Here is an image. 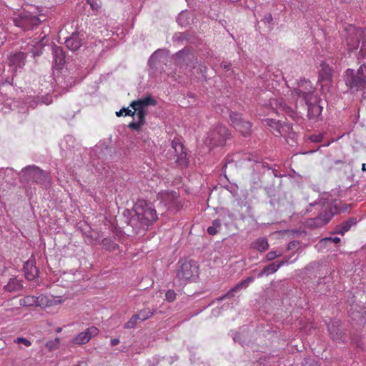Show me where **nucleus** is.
Segmentation results:
<instances>
[{
    "label": "nucleus",
    "instance_id": "1",
    "mask_svg": "<svg viewBox=\"0 0 366 366\" xmlns=\"http://www.w3.org/2000/svg\"><path fill=\"white\" fill-rule=\"evenodd\" d=\"M134 211L142 227H148L157 219V211L153 204L147 200L139 199L134 204Z\"/></svg>",
    "mask_w": 366,
    "mask_h": 366
},
{
    "label": "nucleus",
    "instance_id": "2",
    "mask_svg": "<svg viewBox=\"0 0 366 366\" xmlns=\"http://www.w3.org/2000/svg\"><path fill=\"white\" fill-rule=\"evenodd\" d=\"M42 20L29 11L23 10L13 17L14 25L23 31L36 30Z\"/></svg>",
    "mask_w": 366,
    "mask_h": 366
},
{
    "label": "nucleus",
    "instance_id": "3",
    "mask_svg": "<svg viewBox=\"0 0 366 366\" xmlns=\"http://www.w3.org/2000/svg\"><path fill=\"white\" fill-rule=\"evenodd\" d=\"M346 85L350 89L362 90L366 88V64L360 66L357 72L354 69H348L345 74Z\"/></svg>",
    "mask_w": 366,
    "mask_h": 366
},
{
    "label": "nucleus",
    "instance_id": "4",
    "mask_svg": "<svg viewBox=\"0 0 366 366\" xmlns=\"http://www.w3.org/2000/svg\"><path fill=\"white\" fill-rule=\"evenodd\" d=\"M230 133L227 128L222 124L213 126L207 134L204 143L208 147H216L223 145L226 140L229 138Z\"/></svg>",
    "mask_w": 366,
    "mask_h": 366
},
{
    "label": "nucleus",
    "instance_id": "5",
    "mask_svg": "<svg viewBox=\"0 0 366 366\" xmlns=\"http://www.w3.org/2000/svg\"><path fill=\"white\" fill-rule=\"evenodd\" d=\"M21 178L25 182H35L45 187L49 184L48 174L34 165H30L21 171Z\"/></svg>",
    "mask_w": 366,
    "mask_h": 366
},
{
    "label": "nucleus",
    "instance_id": "6",
    "mask_svg": "<svg viewBox=\"0 0 366 366\" xmlns=\"http://www.w3.org/2000/svg\"><path fill=\"white\" fill-rule=\"evenodd\" d=\"M177 277L182 280H194L199 276V266L192 260H180Z\"/></svg>",
    "mask_w": 366,
    "mask_h": 366
},
{
    "label": "nucleus",
    "instance_id": "7",
    "mask_svg": "<svg viewBox=\"0 0 366 366\" xmlns=\"http://www.w3.org/2000/svg\"><path fill=\"white\" fill-rule=\"evenodd\" d=\"M321 204L322 207H324L325 209L321 212L319 217L312 219L309 223L310 225L314 227H322L325 224L328 223L331 219L332 216L334 215V209L330 205V203L326 199H321L318 202H315L313 203H310V207L316 206Z\"/></svg>",
    "mask_w": 366,
    "mask_h": 366
},
{
    "label": "nucleus",
    "instance_id": "8",
    "mask_svg": "<svg viewBox=\"0 0 366 366\" xmlns=\"http://www.w3.org/2000/svg\"><path fill=\"white\" fill-rule=\"evenodd\" d=\"M62 302V300L60 299V297H59V299L57 300H49V298L46 296H44V295H40L39 297H35V296H31V295H29V296H26L24 297L23 299H21L20 300V305H22V306H26V307H32V306H36V307H49L51 305H53V303H61Z\"/></svg>",
    "mask_w": 366,
    "mask_h": 366
},
{
    "label": "nucleus",
    "instance_id": "9",
    "mask_svg": "<svg viewBox=\"0 0 366 366\" xmlns=\"http://www.w3.org/2000/svg\"><path fill=\"white\" fill-rule=\"evenodd\" d=\"M294 94L303 101L310 99L311 97H317L314 94V88L309 80H301L297 88L294 89Z\"/></svg>",
    "mask_w": 366,
    "mask_h": 366
},
{
    "label": "nucleus",
    "instance_id": "10",
    "mask_svg": "<svg viewBox=\"0 0 366 366\" xmlns=\"http://www.w3.org/2000/svg\"><path fill=\"white\" fill-rule=\"evenodd\" d=\"M155 104V99L150 96L134 101L130 105L133 109L132 114L138 113L140 117L142 118L143 116L146 115V107L149 105H154Z\"/></svg>",
    "mask_w": 366,
    "mask_h": 366
},
{
    "label": "nucleus",
    "instance_id": "11",
    "mask_svg": "<svg viewBox=\"0 0 366 366\" xmlns=\"http://www.w3.org/2000/svg\"><path fill=\"white\" fill-rule=\"evenodd\" d=\"M229 117L232 124L236 130L244 136H246L249 133L252 127L249 122L243 120L241 116L236 113H231Z\"/></svg>",
    "mask_w": 366,
    "mask_h": 366
},
{
    "label": "nucleus",
    "instance_id": "12",
    "mask_svg": "<svg viewBox=\"0 0 366 366\" xmlns=\"http://www.w3.org/2000/svg\"><path fill=\"white\" fill-rule=\"evenodd\" d=\"M307 107V116L310 119L318 117L322 111V107L320 104V100L317 97H311L304 101Z\"/></svg>",
    "mask_w": 366,
    "mask_h": 366
},
{
    "label": "nucleus",
    "instance_id": "13",
    "mask_svg": "<svg viewBox=\"0 0 366 366\" xmlns=\"http://www.w3.org/2000/svg\"><path fill=\"white\" fill-rule=\"evenodd\" d=\"M319 73V81L321 84L322 89H324V87L325 86L327 88V91H329L332 74V67L328 64L322 62L320 64V69Z\"/></svg>",
    "mask_w": 366,
    "mask_h": 366
},
{
    "label": "nucleus",
    "instance_id": "14",
    "mask_svg": "<svg viewBox=\"0 0 366 366\" xmlns=\"http://www.w3.org/2000/svg\"><path fill=\"white\" fill-rule=\"evenodd\" d=\"M26 56L24 52L19 51L11 54L9 56V66L13 72H17L23 68L25 64Z\"/></svg>",
    "mask_w": 366,
    "mask_h": 366
},
{
    "label": "nucleus",
    "instance_id": "15",
    "mask_svg": "<svg viewBox=\"0 0 366 366\" xmlns=\"http://www.w3.org/2000/svg\"><path fill=\"white\" fill-rule=\"evenodd\" d=\"M84 39V33L74 32L69 37L66 38L64 43L69 50L75 51L82 46Z\"/></svg>",
    "mask_w": 366,
    "mask_h": 366
},
{
    "label": "nucleus",
    "instance_id": "16",
    "mask_svg": "<svg viewBox=\"0 0 366 366\" xmlns=\"http://www.w3.org/2000/svg\"><path fill=\"white\" fill-rule=\"evenodd\" d=\"M99 330L95 327H90L84 332L76 335L73 340V343L76 345H83L87 343L92 337L96 336Z\"/></svg>",
    "mask_w": 366,
    "mask_h": 366
},
{
    "label": "nucleus",
    "instance_id": "17",
    "mask_svg": "<svg viewBox=\"0 0 366 366\" xmlns=\"http://www.w3.org/2000/svg\"><path fill=\"white\" fill-rule=\"evenodd\" d=\"M265 123L273 129L275 135L284 136L291 129L290 125L274 119H265Z\"/></svg>",
    "mask_w": 366,
    "mask_h": 366
},
{
    "label": "nucleus",
    "instance_id": "18",
    "mask_svg": "<svg viewBox=\"0 0 366 366\" xmlns=\"http://www.w3.org/2000/svg\"><path fill=\"white\" fill-rule=\"evenodd\" d=\"M23 269L25 277L28 280H33L38 276L39 269L36 266V260L33 257L25 262Z\"/></svg>",
    "mask_w": 366,
    "mask_h": 366
},
{
    "label": "nucleus",
    "instance_id": "19",
    "mask_svg": "<svg viewBox=\"0 0 366 366\" xmlns=\"http://www.w3.org/2000/svg\"><path fill=\"white\" fill-rule=\"evenodd\" d=\"M46 32L45 31H42L40 33L36 32L34 35L29 36V38L32 39V46L36 47L35 51L33 49L31 51L34 56H39L40 54L41 51H39V49H41L44 46H45L46 43L44 42V39H46Z\"/></svg>",
    "mask_w": 366,
    "mask_h": 366
},
{
    "label": "nucleus",
    "instance_id": "20",
    "mask_svg": "<svg viewBox=\"0 0 366 366\" xmlns=\"http://www.w3.org/2000/svg\"><path fill=\"white\" fill-rule=\"evenodd\" d=\"M254 278L253 277H249L244 280H242L239 283H237L234 287L231 288L225 295L221 296L218 300H223L226 298L232 297L234 295L235 292L240 291L242 289L247 288L250 283L254 281Z\"/></svg>",
    "mask_w": 366,
    "mask_h": 366
},
{
    "label": "nucleus",
    "instance_id": "21",
    "mask_svg": "<svg viewBox=\"0 0 366 366\" xmlns=\"http://www.w3.org/2000/svg\"><path fill=\"white\" fill-rule=\"evenodd\" d=\"M289 260H281L280 262H272L265 266L263 269L259 272L257 277H262L264 275H269L276 272L282 266L289 264Z\"/></svg>",
    "mask_w": 366,
    "mask_h": 366
},
{
    "label": "nucleus",
    "instance_id": "22",
    "mask_svg": "<svg viewBox=\"0 0 366 366\" xmlns=\"http://www.w3.org/2000/svg\"><path fill=\"white\" fill-rule=\"evenodd\" d=\"M52 54L56 66H57L58 69H61V66L65 63L66 58L63 49L57 46H52Z\"/></svg>",
    "mask_w": 366,
    "mask_h": 366
},
{
    "label": "nucleus",
    "instance_id": "23",
    "mask_svg": "<svg viewBox=\"0 0 366 366\" xmlns=\"http://www.w3.org/2000/svg\"><path fill=\"white\" fill-rule=\"evenodd\" d=\"M177 197V192L174 191H165L159 192L157 195L158 199L164 203L165 206H169Z\"/></svg>",
    "mask_w": 366,
    "mask_h": 366
},
{
    "label": "nucleus",
    "instance_id": "24",
    "mask_svg": "<svg viewBox=\"0 0 366 366\" xmlns=\"http://www.w3.org/2000/svg\"><path fill=\"white\" fill-rule=\"evenodd\" d=\"M270 104L272 107H275V109L277 110V113H280V112H290V108L286 104L284 99L282 98L272 99Z\"/></svg>",
    "mask_w": 366,
    "mask_h": 366
},
{
    "label": "nucleus",
    "instance_id": "25",
    "mask_svg": "<svg viewBox=\"0 0 366 366\" xmlns=\"http://www.w3.org/2000/svg\"><path fill=\"white\" fill-rule=\"evenodd\" d=\"M22 288V284L21 280L17 278H11L8 282L7 285L4 286V290L8 292H17L21 290Z\"/></svg>",
    "mask_w": 366,
    "mask_h": 366
},
{
    "label": "nucleus",
    "instance_id": "26",
    "mask_svg": "<svg viewBox=\"0 0 366 366\" xmlns=\"http://www.w3.org/2000/svg\"><path fill=\"white\" fill-rule=\"evenodd\" d=\"M172 148L177 156V161L181 164L185 163L186 153L183 151V145L180 143L172 142Z\"/></svg>",
    "mask_w": 366,
    "mask_h": 366
},
{
    "label": "nucleus",
    "instance_id": "27",
    "mask_svg": "<svg viewBox=\"0 0 366 366\" xmlns=\"http://www.w3.org/2000/svg\"><path fill=\"white\" fill-rule=\"evenodd\" d=\"M328 330L330 332V335L332 340L336 342H340L343 341L342 337V331L337 328L334 323L332 325H328Z\"/></svg>",
    "mask_w": 366,
    "mask_h": 366
},
{
    "label": "nucleus",
    "instance_id": "28",
    "mask_svg": "<svg viewBox=\"0 0 366 366\" xmlns=\"http://www.w3.org/2000/svg\"><path fill=\"white\" fill-rule=\"evenodd\" d=\"M252 247L262 252L268 249L269 244L266 238L260 237L252 243Z\"/></svg>",
    "mask_w": 366,
    "mask_h": 366
},
{
    "label": "nucleus",
    "instance_id": "29",
    "mask_svg": "<svg viewBox=\"0 0 366 366\" xmlns=\"http://www.w3.org/2000/svg\"><path fill=\"white\" fill-rule=\"evenodd\" d=\"M192 16V14L188 11H182L179 13L177 21L179 25L182 26H185L189 24Z\"/></svg>",
    "mask_w": 366,
    "mask_h": 366
},
{
    "label": "nucleus",
    "instance_id": "30",
    "mask_svg": "<svg viewBox=\"0 0 366 366\" xmlns=\"http://www.w3.org/2000/svg\"><path fill=\"white\" fill-rule=\"evenodd\" d=\"M355 223V222L353 219H350L347 221H345L336 227L335 233L340 234L342 235L346 232H347L350 229L351 226Z\"/></svg>",
    "mask_w": 366,
    "mask_h": 366
},
{
    "label": "nucleus",
    "instance_id": "31",
    "mask_svg": "<svg viewBox=\"0 0 366 366\" xmlns=\"http://www.w3.org/2000/svg\"><path fill=\"white\" fill-rule=\"evenodd\" d=\"M135 122H132L129 124V127L135 130H139L144 123L145 116L142 118L140 117L139 114L135 113L134 115H132Z\"/></svg>",
    "mask_w": 366,
    "mask_h": 366
},
{
    "label": "nucleus",
    "instance_id": "32",
    "mask_svg": "<svg viewBox=\"0 0 366 366\" xmlns=\"http://www.w3.org/2000/svg\"><path fill=\"white\" fill-rule=\"evenodd\" d=\"M222 222L219 219H215L212 221V225L207 228V232L210 235L217 234L221 228Z\"/></svg>",
    "mask_w": 366,
    "mask_h": 366
},
{
    "label": "nucleus",
    "instance_id": "33",
    "mask_svg": "<svg viewBox=\"0 0 366 366\" xmlns=\"http://www.w3.org/2000/svg\"><path fill=\"white\" fill-rule=\"evenodd\" d=\"M155 310H152L149 308H144L139 311L137 315L139 317V320L141 321L146 320L151 317L154 313Z\"/></svg>",
    "mask_w": 366,
    "mask_h": 366
},
{
    "label": "nucleus",
    "instance_id": "34",
    "mask_svg": "<svg viewBox=\"0 0 366 366\" xmlns=\"http://www.w3.org/2000/svg\"><path fill=\"white\" fill-rule=\"evenodd\" d=\"M139 320V317L137 314L132 315L131 318L127 321V322L124 325V328L127 329H132L134 328L137 324Z\"/></svg>",
    "mask_w": 366,
    "mask_h": 366
},
{
    "label": "nucleus",
    "instance_id": "35",
    "mask_svg": "<svg viewBox=\"0 0 366 366\" xmlns=\"http://www.w3.org/2000/svg\"><path fill=\"white\" fill-rule=\"evenodd\" d=\"M102 244L109 250H114L117 248V244L113 242L110 239L104 238Z\"/></svg>",
    "mask_w": 366,
    "mask_h": 366
},
{
    "label": "nucleus",
    "instance_id": "36",
    "mask_svg": "<svg viewBox=\"0 0 366 366\" xmlns=\"http://www.w3.org/2000/svg\"><path fill=\"white\" fill-rule=\"evenodd\" d=\"M52 102H53L52 97L47 94L46 97H44V96H42L41 97H38L36 98V99L35 100V104H36L39 102H41L43 104L49 105V104H51Z\"/></svg>",
    "mask_w": 366,
    "mask_h": 366
},
{
    "label": "nucleus",
    "instance_id": "37",
    "mask_svg": "<svg viewBox=\"0 0 366 366\" xmlns=\"http://www.w3.org/2000/svg\"><path fill=\"white\" fill-rule=\"evenodd\" d=\"M220 216L222 217L223 221L224 222V224L227 225L229 224V222H227L226 219L228 218L229 219H232L234 217V214L230 212L228 209H222Z\"/></svg>",
    "mask_w": 366,
    "mask_h": 366
},
{
    "label": "nucleus",
    "instance_id": "38",
    "mask_svg": "<svg viewBox=\"0 0 366 366\" xmlns=\"http://www.w3.org/2000/svg\"><path fill=\"white\" fill-rule=\"evenodd\" d=\"M282 255V252L280 251H270L266 254L267 261H272L276 257H281Z\"/></svg>",
    "mask_w": 366,
    "mask_h": 366
},
{
    "label": "nucleus",
    "instance_id": "39",
    "mask_svg": "<svg viewBox=\"0 0 366 366\" xmlns=\"http://www.w3.org/2000/svg\"><path fill=\"white\" fill-rule=\"evenodd\" d=\"M87 3L90 5L91 9L95 11H98L101 7L99 0H87Z\"/></svg>",
    "mask_w": 366,
    "mask_h": 366
},
{
    "label": "nucleus",
    "instance_id": "40",
    "mask_svg": "<svg viewBox=\"0 0 366 366\" xmlns=\"http://www.w3.org/2000/svg\"><path fill=\"white\" fill-rule=\"evenodd\" d=\"M347 46L350 51L355 50L359 46V39L357 38L355 41H350L349 39L347 40Z\"/></svg>",
    "mask_w": 366,
    "mask_h": 366
},
{
    "label": "nucleus",
    "instance_id": "41",
    "mask_svg": "<svg viewBox=\"0 0 366 366\" xmlns=\"http://www.w3.org/2000/svg\"><path fill=\"white\" fill-rule=\"evenodd\" d=\"M132 112H133V110L129 109V108H127V109L123 108V109H120L119 112H117L116 114L118 117L123 116V115L131 116V115H133Z\"/></svg>",
    "mask_w": 366,
    "mask_h": 366
},
{
    "label": "nucleus",
    "instance_id": "42",
    "mask_svg": "<svg viewBox=\"0 0 366 366\" xmlns=\"http://www.w3.org/2000/svg\"><path fill=\"white\" fill-rule=\"evenodd\" d=\"M323 134H314L310 137V139L312 142H320L322 140Z\"/></svg>",
    "mask_w": 366,
    "mask_h": 366
},
{
    "label": "nucleus",
    "instance_id": "43",
    "mask_svg": "<svg viewBox=\"0 0 366 366\" xmlns=\"http://www.w3.org/2000/svg\"><path fill=\"white\" fill-rule=\"evenodd\" d=\"M330 243H332V237H325V238H322L319 242V243L317 244V247L319 246V247H322L325 246Z\"/></svg>",
    "mask_w": 366,
    "mask_h": 366
},
{
    "label": "nucleus",
    "instance_id": "44",
    "mask_svg": "<svg viewBox=\"0 0 366 366\" xmlns=\"http://www.w3.org/2000/svg\"><path fill=\"white\" fill-rule=\"evenodd\" d=\"M166 300L169 302H173L176 299V293L174 290H169L166 292Z\"/></svg>",
    "mask_w": 366,
    "mask_h": 366
},
{
    "label": "nucleus",
    "instance_id": "45",
    "mask_svg": "<svg viewBox=\"0 0 366 366\" xmlns=\"http://www.w3.org/2000/svg\"><path fill=\"white\" fill-rule=\"evenodd\" d=\"M163 51L162 50H157L156 51H154L149 59V64L154 63L155 60L158 58L159 55Z\"/></svg>",
    "mask_w": 366,
    "mask_h": 366
},
{
    "label": "nucleus",
    "instance_id": "46",
    "mask_svg": "<svg viewBox=\"0 0 366 366\" xmlns=\"http://www.w3.org/2000/svg\"><path fill=\"white\" fill-rule=\"evenodd\" d=\"M15 342H16V343H19H19H23V344H24V345H26V347H29V346L31 345V342H30L29 340H28L27 339H25V338H24V337H18V338L15 340Z\"/></svg>",
    "mask_w": 366,
    "mask_h": 366
},
{
    "label": "nucleus",
    "instance_id": "47",
    "mask_svg": "<svg viewBox=\"0 0 366 366\" xmlns=\"http://www.w3.org/2000/svg\"><path fill=\"white\" fill-rule=\"evenodd\" d=\"M360 54L361 55V56L362 58L366 57V43H365V42H362V44L360 51Z\"/></svg>",
    "mask_w": 366,
    "mask_h": 366
},
{
    "label": "nucleus",
    "instance_id": "48",
    "mask_svg": "<svg viewBox=\"0 0 366 366\" xmlns=\"http://www.w3.org/2000/svg\"><path fill=\"white\" fill-rule=\"evenodd\" d=\"M303 366H320L314 360H307L305 361Z\"/></svg>",
    "mask_w": 366,
    "mask_h": 366
},
{
    "label": "nucleus",
    "instance_id": "49",
    "mask_svg": "<svg viewBox=\"0 0 366 366\" xmlns=\"http://www.w3.org/2000/svg\"><path fill=\"white\" fill-rule=\"evenodd\" d=\"M272 16L271 14H267L264 17V21L270 24L272 21Z\"/></svg>",
    "mask_w": 366,
    "mask_h": 366
},
{
    "label": "nucleus",
    "instance_id": "50",
    "mask_svg": "<svg viewBox=\"0 0 366 366\" xmlns=\"http://www.w3.org/2000/svg\"><path fill=\"white\" fill-rule=\"evenodd\" d=\"M6 39V34L0 31V47L5 42Z\"/></svg>",
    "mask_w": 366,
    "mask_h": 366
},
{
    "label": "nucleus",
    "instance_id": "51",
    "mask_svg": "<svg viewBox=\"0 0 366 366\" xmlns=\"http://www.w3.org/2000/svg\"><path fill=\"white\" fill-rule=\"evenodd\" d=\"M9 171V169L4 170L0 169V183L3 181L4 174H6V172Z\"/></svg>",
    "mask_w": 366,
    "mask_h": 366
},
{
    "label": "nucleus",
    "instance_id": "52",
    "mask_svg": "<svg viewBox=\"0 0 366 366\" xmlns=\"http://www.w3.org/2000/svg\"><path fill=\"white\" fill-rule=\"evenodd\" d=\"M119 343V340L117 338H114L111 340V345L115 346Z\"/></svg>",
    "mask_w": 366,
    "mask_h": 366
},
{
    "label": "nucleus",
    "instance_id": "53",
    "mask_svg": "<svg viewBox=\"0 0 366 366\" xmlns=\"http://www.w3.org/2000/svg\"><path fill=\"white\" fill-rule=\"evenodd\" d=\"M340 242V239L339 237H332V243L337 244Z\"/></svg>",
    "mask_w": 366,
    "mask_h": 366
},
{
    "label": "nucleus",
    "instance_id": "54",
    "mask_svg": "<svg viewBox=\"0 0 366 366\" xmlns=\"http://www.w3.org/2000/svg\"><path fill=\"white\" fill-rule=\"evenodd\" d=\"M207 67L205 66H201L200 71L202 73H204L206 71Z\"/></svg>",
    "mask_w": 366,
    "mask_h": 366
},
{
    "label": "nucleus",
    "instance_id": "55",
    "mask_svg": "<svg viewBox=\"0 0 366 366\" xmlns=\"http://www.w3.org/2000/svg\"><path fill=\"white\" fill-rule=\"evenodd\" d=\"M233 340H234V342L239 341V335L238 334L235 335L234 336V337H233Z\"/></svg>",
    "mask_w": 366,
    "mask_h": 366
},
{
    "label": "nucleus",
    "instance_id": "56",
    "mask_svg": "<svg viewBox=\"0 0 366 366\" xmlns=\"http://www.w3.org/2000/svg\"><path fill=\"white\" fill-rule=\"evenodd\" d=\"M46 347H49V348H51L53 347V342H47L46 343Z\"/></svg>",
    "mask_w": 366,
    "mask_h": 366
},
{
    "label": "nucleus",
    "instance_id": "57",
    "mask_svg": "<svg viewBox=\"0 0 366 366\" xmlns=\"http://www.w3.org/2000/svg\"><path fill=\"white\" fill-rule=\"evenodd\" d=\"M362 171H365L366 172V164H362Z\"/></svg>",
    "mask_w": 366,
    "mask_h": 366
},
{
    "label": "nucleus",
    "instance_id": "58",
    "mask_svg": "<svg viewBox=\"0 0 366 366\" xmlns=\"http://www.w3.org/2000/svg\"><path fill=\"white\" fill-rule=\"evenodd\" d=\"M182 54H183V51H179L178 53H177V56H180Z\"/></svg>",
    "mask_w": 366,
    "mask_h": 366
},
{
    "label": "nucleus",
    "instance_id": "59",
    "mask_svg": "<svg viewBox=\"0 0 366 366\" xmlns=\"http://www.w3.org/2000/svg\"><path fill=\"white\" fill-rule=\"evenodd\" d=\"M222 66L224 68V69H227L229 65H227V64H223Z\"/></svg>",
    "mask_w": 366,
    "mask_h": 366
},
{
    "label": "nucleus",
    "instance_id": "60",
    "mask_svg": "<svg viewBox=\"0 0 366 366\" xmlns=\"http://www.w3.org/2000/svg\"><path fill=\"white\" fill-rule=\"evenodd\" d=\"M134 220H135V218L132 217V219L130 220V224H132V222H134Z\"/></svg>",
    "mask_w": 366,
    "mask_h": 366
},
{
    "label": "nucleus",
    "instance_id": "61",
    "mask_svg": "<svg viewBox=\"0 0 366 366\" xmlns=\"http://www.w3.org/2000/svg\"><path fill=\"white\" fill-rule=\"evenodd\" d=\"M59 339H58V338H56V342H59Z\"/></svg>",
    "mask_w": 366,
    "mask_h": 366
},
{
    "label": "nucleus",
    "instance_id": "62",
    "mask_svg": "<svg viewBox=\"0 0 366 366\" xmlns=\"http://www.w3.org/2000/svg\"><path fill=\"white\" fill-rule=\"evenodd\" d=\"M60 331H61V328H59V329L57 330V332H60Z\"/></svg>",
    "mask_w": 366,
    "mask_h": 366
},
{
    "label": "nucleus",
    "instance_id": "63",
    "mask_svg": "<svg viewBox=\"0 0 366 366\" xmlns=\"http://www.w3.org/2000/svg\"><path fill=\"white\" fill-rule=\"evenodd\" d=\"M189 0H187V1H189Z\"/></svg>",
    "mask_w": 366,
    "mask_h": 366
}]
</instances>
